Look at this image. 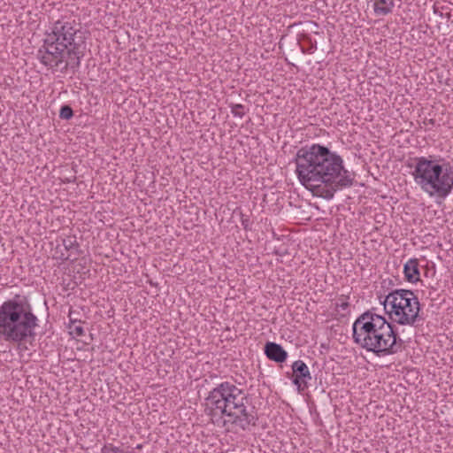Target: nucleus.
I'll return each instance as SVG.
<instances>
[{"mask_svg":"<svg viewBox=\"0 0 453 453\" xmlns=\"http://www.w3.org/2000/svg\"><path fill=\"white\" fill-rule=\"evenodd\" d=\"M294 161L299 181L316 196L330 200L338 190L354 183L355 173L345 168L340 155L324 145L300 148Z\"/></svg>","mask_w":453,"mask_h":453,"instance_id":"obj_1","label":"nucleus"},{"mask_svg":"<svg viewBox=\"0 0 453 453\" xmlns=\"http://www.w3.org/2000/svg\"><path fill=\"white\" fill-rule=\"evenodd\" d=\"M85 48V37L80 24L61 19L46 30L36 57L48 69L62 73L71 69L74 73L81 65Z\"/></svg>","mask_w":453,"mask_h":453,"instance_id":"obj_2","label":"nucleus"},{"mask_svg":"<svg viewBox=\"0 0 453 453\" xmlns=\"http://www.w3.org/2000/svg\"><path fill=\"white\" fill-rule=\"evenodd\" d=\"M249 395L230 381H222L213 388L205 398L204 411L211 420L223 418L224 425L242 431L255 426L257 415L254 406H250Z\"/></svg>","mask_w":453,"mask_h":453,"instance_id":"obj_3","label":"nucleus"},{"mask_svg":"<svg viewBox=\"0 0 453 453\" xmlns=\"http://www.w3.org/2000/svg\"><path fill=\"white\" fill-rule=\"evenodd\" d=\"M354 342L378 357L397 353L403 344L391 323L385 317L366 311L352 325Z\"/></svg>","mask_w":453,"mask_h":453,"instance_id":"obj_4","label":"nucleus"},{"mask_svg":"<svg viewBox=\"0 0 453 453\" xmlns=\"http://www.w3.org/2000/svg\"><path fill=\"white\" fill-rule=\"evenodd\" d=\"M38 318L27 296L15 295L0 305V338L21 343L35 339Z\"/></svg>","mask_w":453,"mask_h":453,"instance_id":"obj_5","label":"nucleus"},{"mask_svg":"<svg viewBox=\"0 0 453 453\" xmlns=\"http://www.w3.org/2000/svg\"><path fill=\"white\" fill-rule=\"evenodd\" d=\"M411 175L415 183L429 196L446 198L453 189V167L444 158L434 156L414 158Z\"/></svg>","mask_w":453,"mask_h":453,"instance_id":"obj_6","label":"nucleus"},{"mask_svg":"<svg viewBox=\"0 0 453 453\" xmlns=\"http://www.w3.org/2000/svg\"><path fill=\"white\" fill-rule=\"evenodd\" d=\"M390 319L399 325L414 326L423 320L419 316L420 303L411 290L395 289L382 302Z\"/></svg>","mask_w":453,"mask_h":453,"instance_id":"obj_7","label":"nucleus"},{"mask_svg":"<svg viewBox=\"0 0 453 453\" xmlns=\"http://www.w3.org/2000/svg\"><path fill=\"white\" fill-rule=\"evenodd\" d=\"M291 368L293 384L296 386L300 391L307 388L308 382L312 378L307 365L303 360H296L292 364Z\"/></svg>","mask_w":453,"mask_h":453,"instance_id":"obj_8","label":"nucleus"},{"mask_svg":"<svg viewBox=\"0 0 453 453\" xmlns=\"http://www.w3.org/2000/svg\"><path fill=\"white\" fill-rule=\"evenodd\" d=\"M265 354L266 357L276 363H283L288 357V352L280 344L269 342L265 345Z\"/></svg>","mask_w":453,"mask_h":453,"instance_id":"obj_9","label":"nucleus"},{"mask_svg":"<svg viewBox=\"0 0 453 453\" xmlns=\"http://www.w3.org/2000/svg\"><path fill=\"white\" fill-rule=\"evenodd\" d=\"M403 273L407 281L411 283L418 282L419 280L418 259L412 258L407 261L403 266Z\"/></svg>","mask_w":453,"mask_h":453,"instance_id":"obj_10","label":"nucleus"},{"mask_svg":"<svg viewBox=\"0 0 453 453\" xmlns=\"http://www.w3.org/2000/svg\"><path fill=\"white\" fill-rule=\"evenodd\" d=\"M373 11L378 16H385L392 12L395 6L394 0H373Z\"/></svg>","mask_w":453,"mask_h":453,"instance_id":"obj_11","label":"nucleus"},{"mask_svg":"<svg viewBox=\"0 0 453 453\" xmlns=\"http://www.w3.org/2000/svg\"><path fill=\"white\" fill-rule=\"evenodd\" d=\"M63 245L65 247V250H67V251H72V250H77L78 248H79V244L77 242V240H76V237L75 236H67L66 238L63 239Z\"/></svg>","mask_w":453,"mask_h":453,"instance_id":"obj_12","label":"nucleus"},{"mask_svg":"<svg viewBox=\"0 0 453 453\" xmlns=\"http://www.w3.org/2000/svg\"><path fill=\"white\" fill-rule=\"evenodd\" d=\"M230 107H231V113L234 117L242 119L245 115L244 105H242L241 104H233L230 105Z\"/></svg>","mask_w":453,"mask_h":453,"instance_id":"obj_13","label":"nucleus"},{"mask_svg":"<svg viewBox=\"0 0 453 453\" xmlns=\"http://www.w3.org/2000/svg\"><path fill=\"white\" fill-rule=\"evenodd\" d=\"M101 453H126L120 447L112 443H106L101 449Z\"/></svg>","mask_w":453,"mask_h":453,"instance_id":"obj_14","label":"nucleus"},{"mask_svg":"<svg viewBox=\"0 0 453 453\" xmlns=\"http://www.w3.org/2000/svg\"><path fill=\"white\" fill-rule=\"evenodd\" d=\"M73 116V111L69 105H63L59 111V117L62 119H70Z\"/></svg>","mask_w":453,"mask_h":453,"instance_id":"obj_15","label":"nucleus"},{"mask_svg":"<svg viewBox=\"0 0 453 453\" xmlns=\"http://www.w3.org/2000/svg\"><path fill=\"white\" fill-rule=\"evenodd\" d=\"M240 216H241L242 226H243V228L245 230H251V227H250L251 222H250V217L248 215H245L242 211L240 212Z\"/></svg>","mask_w":453,"mask_h":453,"instance_id":"obj_16","label":"nucleus"},{"mask_svg":"<svg viewBox=\"0 0 453 453\" xmlns=\"http://www.w3.org/2000/svg\"><path fill=\"white\" fill-rule=\"evenodd\" d=\"M70 329L77 335L82 336L84 334V329L81 326L73 325L70 326Z\"/></svg>","mask_w":453,"mask_h":453,"instance_id":"obj_17","label":"nucleus"},{"mask_svg":"<svg viewBox=\"0 0 453 453\" xmlns=\"http://www.w3.org/2000/svg\"><path fill=\"white\" fill-rule=\"evenodd\" d=\"M339 306H340L341 308H342L343 310H345V309H347V308H348L349 303H348L347 302H343V303H342L341 304H339Z\"/></svg>","mask_w":453,"mask_h":453,"instance_id":"obj_18","label":"nucleus"},{"mask_svg":"<svg viewBox=\"0 0 453 453\" xmlns=\"http://www.w3.org/2000/svg\"><path fill=\"white\" fill-rule=\"evenodd\" d=\"M429 124H434V120H433V119H430V120H429Z\"/></svg>","mask_w":453,"mask_h":453,"instance_id":"obj_19","label":"nucleus"}]
</instances>
